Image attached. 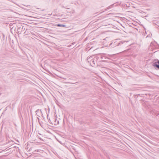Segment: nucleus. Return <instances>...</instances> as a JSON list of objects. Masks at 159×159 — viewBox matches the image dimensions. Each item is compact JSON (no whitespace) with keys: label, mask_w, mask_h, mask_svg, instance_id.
Here are the masks:
<instances>
[{"label":"nucleus","mask_w":159,"mask_h":159,"mask_svg":"<svg viewBox=\"0 0 159 159\" xmlns=\"http://www.w3.org/2000/svg\"><path fill=\"white\" fill-rule=\"evenodd\" d=\"M38 120H39V117H38Z\"/></svg>","instance_id":"9d476101"},{"label":"nucleus","mask_w":159,"mask_h":159,"mask_svg":"<svg viewBox=\"0 0 159 159\" xmlns=\"http://www.w3.org/2000/svg\"><path fill=\"white\" fill-rule=\"evenodd\" d=\"M114 5V4H113L111 5V6H109L108 7V9L110 8L111 7H112Z\"/></svg>","instance_id":"39448f33"},{"label":"nucleus","mask_w":159,"mask_h":159,"mask_svg":"<svg viewBox=\"0 0 159 159\" xmlns=\"http://www.w3.org/2000/svg\"><path fill=\"white\" fill-rule=\"evenodd\" d=\"M96 61H94V60H93L92 61V63L91 64V66H95V62Z\"/></svg>","instance_id":"7ed1b4c3"},{"label":"nucleus","mask_w":159,"mask_h":159,"mask_svg":"<svg viewBox=\"0 0 159 159\" xmlns=\"http://www.w3.org/2000/svg\"><path fill=\"white\" fill-rule=\"evenodd\" d=\"M77 82H75V83H73V82H70L69 83L71 84H74L76 83H77Z\"/></svg>","instance_id":"0eeeda50"},{"label":"nucleus","mask_w":159,"mask_h":159,"mask_svg":"<svg viewBox=\"0 0 159 159\" xmlns=\"http://www.w3.org/2000/svg\"><path fill=\"white\" fill-rule=\"evenodd\" d=\"M57 26L61 27H66V25H63L61 24H58L57 25Z\"/></svg>","instance_id":"20e7f679"},{"label":"nucleus","mask_w":159,"mask_h":159,"mask_svg":"<svg viewBox=\"0 0 159 159\" xmlns=\"http://www.w3.org/2000/svg\"><path fill=\"white\" fill-rule=\"evenodd\" d=\"M36 113L37 116L39 117H40V116H41L42 114V112L41 110L39 109H38L36 111Z\"/></svg>","instance_id":"f03ea898"},{"label":"nucleus","mask_w":159,"mask_h":159,"mask_svg":"<svg viewBox=\"0 0 159 159\" xmlns=\"http://www.w3.org/2000/svg\"><path fill=\"white\" fill-rule=\"evenodd\" d=\"M148 103L147 102H145L144 103V104H147Z\"/></svg>","instance_id":"6e6552de"},{"label":"nucleus","mask_w":159,"mask_h":159,"mask_svg":"<svg viewBox=\"0 0 159 159\" xmlns=\"http://www.w3.org/2000/svg\"><path fill=\"white\" fill-rule=\"evenodd\" d=\"M39 138L40 139V140H42V139L41 138L39 137Z\"/></svg>","instance_id":"1a4fd4ad"},{"label":"nucleus","mask_w":159,"mask_h":159,"mask_svg":"<svg viewBox=\"0 0 159 159\" xmlns=\"http://www.w3.org/2000/svg\"><path fill=\"white\" fill-rule=\"evenodd\" d=\"M155 60L157 61L153 63L152 66L159 70V60L158 59H156Z\"/></svg>","instance_id":"f257e3e1"},{"label":"nucleus","mask_w":159,"mask_h":159,"mask_svg":"<svg viewBox=\"0 0 159 159\" xmlns=\"http://www.w3.org/2000/svg\"><path fill=\"white\" fill-rule=\"evenodd\" d=\"M104 57L103 56L101 55L100 57V58L101 59H103Z\"/></svg>","instance_id":"423d86ee"}]
</instances>
